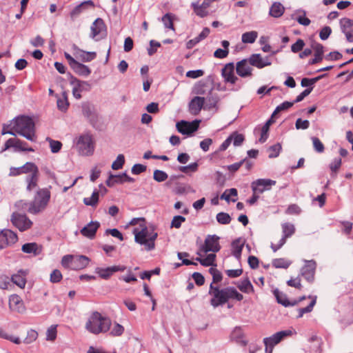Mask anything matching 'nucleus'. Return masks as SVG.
Masks as SVG:
<instances>
[{
  "label": "nucleus",
  "mask_w": 353,
  "mask_h": 353,
  "mask_svg": "<svg viewBox=\"0 0 353 353\" xmlns=\"http://www.w3.org/2000/svg\"><path fill=\"white\" fill-rule=\"evenodd\" d=\"M209 294L212 296L210 300V304L216 307L226 303L230 299H234L237 301H241L243 298V295L237 292L233 287H227L220 289L217 286H214L213 283H210L208 292Z\"/></svg>",
  "instance_id": "1"
},
{
  "label": "nucleus",
  "mask_w": 353,
  "mask_h": 353,
  "mask_svg": "<svg viewBox=\"0 0 353 353\" xmlns=\"http://www.w3.org/2000/svg\"><path fill=\"white\" fill-rule=\"evenodd\" d=\"M12 121V129L14 130L15 134H18L32 142L37 141L35 123L31 117L21 115L14 119Z\"/></svg>",
  "instance_id": "2"
},
{
  "label": "nucleus",
  "mask_w": 353,
  "mask_h": 353,
  "mask_svg": "<svg viewBox=\"0 0 353 353\" xmlns=\"http://www.w3.org/2000/svg\"><path fill=\"white\" fill-rule=\"evenodd\" d=\"M134 241L136 243L145 245L147 251H150L155 248V240L158 234L154 232L152 228L144 227L141 230L134 228L133 230Z\"/></svg>",
  "instance_id": "3"
},
{
  "label": "nucleus",
  "mask_w": 353,
  "mask_h": 353,
  "mask_svg": "<svg viewBox=\"0 0 353 353\" xmlns=\"http://www.w3.org/2000/svg\"><path fill=\"white\" fill-rule=\"evenodd\" d=\"M111 325V320L103 317L98 312H94L85 324V328L91 333L98 334L108 332Z\"/></svg>",
  "instance_id": "4"
},
{
  "label": "nucleus",
  "mask_w": 353,
  "mask_h": 353,
  "mask_svg": "<svg viewBox=\"0 0 353 353\" xmlns=\"http://www.w3.org/2000/svg\"><path fill=\"white\" fill-rule=\"evenodd\" d=\"M50 199V191L48 188L39 189L34 195V200L30 202L28 212L37 214L43 211Z\"/></svg>",
  "instance_id": "5"
},
{
  "label": "nucleus",
  "mask_w": 353,
  "mask_h": 353,
  "mask_svg": "<svg viewBox=\"0 0 353 353\" xmlns=\"http://www.w3.org/2000/svg\"><path fill=\"white\" fill-rule=\"evenodd\" d=\"M76 146L81 154L86 156L92 155L94 150L92 135L89 133H86L79 136Z\"/></svg>",
  "instance_id": "6"
},
{
  "label": "nucleus",
  "mask_w": 353,
  "mask_h": 353,
  "mask_svg": "<svg viewBox=\"0 0 353 353\" xmlns=\"http://www.w3.org/2000/svg\"><path fill=\"white\" fill-rule=\"evenodd\" d=\"M293 334L292 330L278 332L270 337H266V353H272L273 348L281 341Z\"/></svg>",
  "instance_id": "7"
},
{
  "label": "nucleus",
  "mask_w": 353,
  "mask_h": 353,
  "mask_svg": "<svg viewBox=\"0 0 353 353\" xmlns=\"http://www.w3.org/2000/svg\"><path fill=\"white\" fill-rule=\"evenodd\" d=\"M28 143L19 139L10 138L6 141L1 152L10 149L14 148V152H34V149L31 147H27Z\"/></svg>",
  "instance_id": "8"
},
{
  "label": "nucleus",
  "mask_w": 353,
  "mask_h": 353,
  "mask_svg": "<svg viewBox=\"0 0 353 353\" xmlns=\"http://www.w3.org/2000/svg\"><path fill=\"white\" fill-rule=\"evenodd\" d=\"M200 121L194 120L189 122L181 120L176 123V128L179 132L183 135L192 136L199 128Z\"/></svg>",
  "instance_id": "9"
},
{
  "label": "nucleus",
  "mask_w": 353,
  "mask_h": 353,
  "mask_svg": "<svg viewBox=\"0 0 353 353\" xmlns=\"http://www.w3.org/2000/svg\"><path fill=\"white\" fill-rule=\"evenodd\" d=\"M81 108L84 117L92 127L95 128L99 121V114L94 106L89 102H84L82 103Z\"/></svg>",
  "instance_id": "10"
},
{
  "label": "nucleus",
  "mask_w": 353,
  "mask_h": 353,
  "mask_svg": "<svg viewBox=\"0 0 353 353\" xmlns=\"http://www.w3.org/2000/svg\"><path fill=\"white\" fill-rule=\"evenodd\" d=\"M305 265L301 269L300 274L308 283H312L314 281L316 263L314 260H305Z\"/></svg>",
  "instance_id": "11"
},
{
  "label": "nucleus",
  "mask_w": 353,
  "mask_h": 353,
  "mask_svg": "<svg viewBox=\"0 0 353 353\" xmlns=\"http://www.w3.org/2000/svg\"><path fill=\"white\" fill-rule=\"evenodd\" d=\"M12 224L20 231H25L32 225V222L27 217L26 214H21L14 212L11 216Z\"/></svg>",
  "instance_id": "12"
},
{
  "label": "nucleus",
  "mask_w": 353,
  "mask_h": 353,
  "mask_svg": "<svg viewBox=\"0 0 353 353\" xmlns=\"http://www.w3.org/2000/svg\"><path fill=\"white\" fill-rule=\"evenodd\" d=\"M283 230V236L279 240L278 244L271 243V248L273 252H276L279 249H280L286 241V239L291 236L295 232L294 225L290 223H285L282 225Z\"/></svg>",
  "instance_id": "13"
},
{
  "label": "nucleus",
  "mask_w": 353,
  "mask_h": 353,
  "mask_svg": "<svg viewBox=\"0 0 353 353\" xmlns=\"http://www.w3.org/2000/svg\"><path fill=\"white\" fill-rule=\"evenodd\" d=\"M90 37L98 41L99 39L97 38L99 35H101L103 38L106 35V26L104 21L101 18H97L91 26Z\"/></svg>",
  "instance_id": "14"
},
{
  "label": "nucleus",
  "mask_w": 353,
  "mask_h": 353,
  "mask_svg": "<svg viewBox=\"0 0 353 353\" xmlns=\"http://www.w3.org/2000/svg\"><path fill=\"white\" fill-rule=\"evenodd\" d=\"M219 236L216 234L208 235L205 239L204 245L202 247V250L205 252H219L221 248L219 243Z\"/></svg>",
  "instance_id": "15"
},
{
  "label": "nucleus",
  "mask_w": 353,
  "mask_h": 353,
  "mask_svg": "<svg viewBox=\"0 0 353 353\" xmlns=\"http://www.w3.org/2000/svg\"><path fill=\"white\" fill-rule=\"evenodd\" d=\"M17 241V234L10 230L4 229L0 232V250L14 244Z\"/></svg>",
  "instance_id": "16"
},
{
  "label": "nucleus",
  "mask_w": 353,
  "mask_h": 353,
  "mask_svg": "<svg viewBox=\"0 0 353 353\" xmlns=\"http://www.w3.org/2000/svg\"><path fill=\"white\" fill-rule=\"evenodd\" d=\"M221 75L226 83L235 84L239 79L234 74V63H228L221 70Z\"/></svg>",
  "instance_id": "17"
},
{
  "label": "nucleus",
  "mask_w": 353,
  "mask_h": 353,
  "mask_svg": "<svg viewBox=\"0 0 353 353\" xmlns=\"http://www.w3.org/2000/svg\"><path fill=\"white\" fill-rule=\"evenodd\" d=\"M294 104V103L293 101H284L275 108L270 118L266 121V138L268 137V132L269 130V128L275 122L276 119L278 117L279 113L282 111L288 110L289 108L292 107Z\"/></svg>",
  "instance_id": "18"
},
{
  "label": "nucleus",
  "mask_w": 353,
  "mask_h": 353,
  "mask_svg": "<svg viewBox=\"0 0 353 353\" xmlns=\"http://www.w3.org/2000/svg\"><path fill=\"white\" fill-rule=\"evenodd\" d=\"M95 5L94 2L91 0H88L83 1L80 4L75 6L70 12V17L71 21H75L79 15L83 12L84 11L88 10L89 8H94Z\"/></svg>",
  "instance_id": "19"
},
{
  "label": "nucleus",
  "mask_w": 353,
  "mask_h": 353,
  "mask_svg": "<svg viewBox=\"0 0 353 353\" xmlns=\"http://www.w3.org/2000/svg\"><path fill=\"white\" fill-rule=\"evenodd\" d=\"M126 269L124 265H113L106 268H97L95 272L103 279H108L117 272H123Z\"/></svg>",
  "instance_id": "20"
},
{
  "label": "nucleus",
  "mask_w": 353,
  "mask_h": 353,
  "mask_svg": "<svg viewBox=\"0 0 353 353\" xmlns=\"http://www.w3.org/2000/svg\"><path fill=\"white\" fill-rule=\"evenodd\" d=\"M341 31L345 34L349 42H353V20L349 18H342L340 20Z\"/></svg>",
  "instance_id": "21"
},
{
  "label": "nucleus",
  "mask_w": 353,
  "mask_h": 353,
  "mask_svg": "<svg viewBox=\"0 0 353 353\" xmlns=\"http://www.w3.org/2000/svg\"><path fill=\"white\" fill-rule=\"evenodd\" d=\"M314 50V58L309 61V65H314L320 63L323 59L324 47L321 43L314 41L311 45Z\"/></svg>",
  "instance_id": "22"
},
{
  "label": "nucleus",
  "mask_w": 353,
  "mask_h": 353,
  "mask_svg": "<svg viewBox=\"0 0 353 353\" xmlns=\"http://www.w3.org/2000/svg\"><path fill=\"white\" fill-rule=\"evenodd\" d=\"M205 99L201 97H194L189 103V110L193 115H197L203 108Z\"/></svg>",
  "instance_id": "23"
},
{
  "label": "nucleus",
  "mask_w": 353,
  "mask_h": 353,
  "mask_svg": "<svg viewBox=\"0 0 353 353\" xmlns=\"http://www.w3.org/2000/svg\"><path fill=\"white\" fill-rule=\"evenodd\" d=\"M100 223L98 221H91L81 230V234L89 239L94 238Z\"/></svg>",
  "instance_id": "24"
},
{
  "label": "nucleus",
  "mask_w": 353,
  "mask_h": 353,
  "mask_svg": "<svg viewBox=\"0 0 353 353\" xmlns=\"http://www.w3.org/2000/svg\"><path fill=\"white\" fill-rule=\"evenodd\" d=\"M73 48L75 50L74 55L77 58L80 59L83 62H90L94 60L97 57V53L95 52H86L77 46L74 45Z\"/></svg>",
  "instance_id": "25"
},
{
  "label": "nucleus",
  "mask_w": 353,
  "mask_h": 353,
  "mask_svg": "<svg viewBox=\"0 0 353 353\" xmlns=\"http://www.w3.org/2000/svg\"><path fill=\"white\" fill-rule=\"evenodd\" d=\"M236 73L241 77H247L252 75V68L248 65L247 59H243L236 63Z\"/></svg>",
  "instance_id": "26"
},
{
  "label": "nucleus",
  "mask_w": 353,
  "mask_h": 353,
  "mask_svg": "<svg viewBox=\"0 0 353 353\" xmlns=\"http://www.w3.org/2000/svg\"><path fill=\"white\" fill-rule=\"evenodd\" d=\"M67 76L70 80V83L72 85H76L80 92L90 91L91 86L90 84L84 81H81L74 77L70 72L67 74Z\"/></svg>",
  "instance_id": "27"
},
{
  "label": "nucleus",
  "mask_w": 353,
  "mask_h": 353,
  "mask_svg": "<svg viewBox=\"0 0 353 353\" xmlns=\"http://www.w3.org/2000/svg\"><path fill=\"white\" fill-rule=\"evenodd\" d=\"M273 294L276 299L277 303L283 305L284 307L296 305V303L295 301H290L287 295L280 292L278 289L274 290Z\"/></svg>",
  "instance_id": "28"
},
{
  "label": "nucleus",
  "mask_w": 353,
  "mask_h": 353,
  "mask_svg": "<svg viewBox=\"0 0 353 353\" xmlns=\"http://www.w3.org/2000/svg\"><path fill=\"white\" fill-rule=\"evenodd\" d=\"M243 336L244 332L242 327L241 326L235 327L230 334V339L232 341H234L243 346H245L248 342L245 340L243 339Z\"/></svg>",
  "instance_id": "29"
},
{
  "label": "nucleus",
  "mask_w": 353,
  "mask_h": 353,
  "mask_svg": "<svg viewBox=\"0 0 353 353\" xmlns=\"http://www.w3.org/2000/svg\"><path fill=\"white\" fill-rule=\"evenodd\" d=\"M9 306L12 310H17L18 312H23L25 310L23 301L17 294H12L10 296Z\"/></svg>",
  "instance_id": "30"
},
{
  "label": "nucleus",
  "mask_w": 353,
  "mask_h": 353,
  "mask_svg": "<svg viewBox=\"0 0 353 353\" xmlns=\"http://www.w3.org/2000/svg\"><path fill=\"white\" fill-rule=\"evenodd\" d=\"M26 271L20 270L17 274L12 276L11 281L19 288H24L26 283Z\"/></svg>",
  "instance_id": "31"
},
{
  "label": "nucleus",
  "mask_w": 353,
  "mask_h": 353,
  "mask_svg": "<svg viewBox=\"0 0 353 353\" xmlns=\"http://www.w3.org/2000/svg\"><path fill=\"white\" fill-rule=\"evenodd\" d=\"M89 261V258L84 255L74 256L73 269H83L88 266Z\"/></svg>",
  "instance_id": "32"
},
{
  "label": "nucleus",
  "mask_w": 353,
  "mask_h": 353,
  "mask_svg": "<svg viewBox=\"0 0 353 353\" xmlns=\"http://www.w3.org/2000/svg\"><path fill=\"white\" fill-rule=\"evenodd\" d=\"M285 11L284 6L279 2H274L270 8L269 14L274 18L281 17Z\"/></svg>",
  "instance_id": "33"
},
{
  "label": "nucleus",
  "mask_w": 353,
  "mask_h": 353,
  "mask_svg": "<svg viewBox=\"0 0 353 353\" xmlns=\"http://www.w3.org/2000/svg\"><path fill=\"white\" fill-rule=\"evenodd\" d=\"M21 250L24 253L33 254L34 256L39 255L41 251L36 243H27L23 244Z\"/></svg>",
  "instance_id": "34"
},
{
  "label": "nucleus",
  "mask_w": 353,
  "mask_h": 353,
  "mask_svg": "<svg viewBox=\"0 0 353 353\" xmlns=\"http://www.w3.org/2000/svg\"><path fill=\"white\" fill-rule=\"evenodd\" d=\"M71 68L76 74L80 76L88 77L91 74V70L87 65L78 61Z\"/></svg>",
  "instance_id": "35"
},
{
  "label": "nucleus",
  "mask_w": 353,
  "mask_h": 353,
  "mask_svg": "<svg viewBox=\"0 0 353 353\" xmlns=\"http://www.w3.org/2000/svg\"><path fill=\"white\" fill-rule=\"evenodd\" d=\"M243 245L244 242L241 239H235L232 243V254L238 260L241 258Z\"/></svg>",
  "instance_id": "36"
},
{
  "label": "nucleus",
  "mask_w": 353,
  "mask_h": 353,
  "mask_svg": "<svg viewBox=\"0 0 353 353\" xmlns=\"http://www.w3.org/2000/svg\"><path fill=\"white\" fill-rule=\"evenodd\" d=\"M252 190L254 194L259 196L265 191V179H259L252 183Z\"/></svg>",
  "instance_id": "37"
},
{
  "label": "nucleus",
  "mask_w": 353,
  "mask_h": 353,
  "mask_svg": "<svg viewBox=\"0 0 353 353\" xmlns=\"http://www.w3.org/2000/svg\"><path fill=\"white\" fill-rule=\"evenodd\" d=\"M248 61L251 65L255 66L258 68H263L265 67V61L259 54H253L251 55Z\"/></svg>",
  "instance_id": "38"
},
{
  "label": "nucleus",
  "mask_w": 353,
  "mask_h": 353,
  "mask_svg": "<svg viewBox=\"0 0 353 353\" xmlns=\"http://www.w3.org/2000/svg\"><path fill=\"white\" fill-rule=\"evenodd\" d=\"M26 181L28 183L26 190L30 192L32 189L37 186L39 181V173H32L26 176Z\"/></svg>",
  "instance_id": "39"
},
{
  "label": "nucleus",
  "mask_w": 353,
  "mask_h": 353,
  "mask_svg": "<svg viewBox=\"0 0 353 353\" xmlns=\"http://www.w3.org/2000/svg\"><path fill=\"white\" fill-rule=\"evenodd\" d=\"M174 18L175 15L170 12L166 13L162 17L161 21L163 22L165 28H169L170 30H175L173 23Z\"/></svg>",
  "instance_id": "40"
},
{
  "label": "nucleus",
  "mask_w": 353,
  "mask_h": 353,
  "mask_svg": "<svg viewBox=\"0 0 353 353\" xmlns=\"http://www.w3.org/2000/svg\"><path fill=\"white\" fill-rule=\"evenodd\" d=\"M99 197V192L95 190L92 194L90 197H86L83 199V203L86 205L95 207L98 204Z\"/></svg>",
  "instance_id": "41"
},
{
  "label": "nucleus",
  "mask_w": 353,
  "mask_h": 353,
  "mask_svg": "<svg viewBox=\"0 0 353 353\" xmlns=\"http://www.w3.org/2000/svg\"><path fill=\"white\" fill-rule=\"evenodd\" d=\"M272 264L275 268L287 269L292 264V261L283 258H279L273 259Z\"/></svg>",
  "instance_id": "42"
},
{
  "label": "nucleus",
  "mask_w": 353,
  "mask_h": 353,
  "mask_svg": "<svg viewBox=\"0 0 353 353\" xmlns=\"http://www.w3.org/2000/svg\"><path fill=\"white\" fill-rule=\"evenodd\" d=\"M114 178L117 184H123L125 182L133 183L135 181L134 178L128 176L126 172H123L120 174H114Z\"/></svg>",
  "instance_id": "43"
},
{
  "label": "nucleus",
  "mask_w": 353,
  "mask_h": 353,
  "mask_svg": "<svg viewBox=\"0 0 353 353\" xmlns=\"http://www.w3.org/2000/svg\"><path fill=\"white\" fill-rule=\"evenodd\" d=\"M191 7L193 8L194 12L201 18L207 17L209 14L206 9L203 8V7L199 6V2H192L191 3Z\"/></svg>",
  "instance_id": "44"
},
{
  "label": "nucleus",
  "mask_w": 353,
  "mask_h": 353,
  "mask_svg": "<svg viewBox=\"0 0 353 353\" xmlns=\"http://www.w3.org/2000/svg\"><path fill=\"white\" fill-rule=\"evenodd\" d=\"M257 36L258 34L256 31L246 32L242 34L241 40L244 43H253Z\"/></svg>",
  "instance_id": "45"
},
{
  "label": "nucleus",
  "mask_w": 353,
  "mask_h": 353,
  "mask_svg": "<svg viewBox=\"0 0 353 353\" xmlns=\"http://www.w3.org/2000/svg\"><path fill=\"white\" fill-rule=\"evenodd\" d=\"M57 104L58 109L61 112H65L68 110L69 102L65 92L63 93V97L57 99Z\"/></svg>",
  "instance_id": "46"
},
{
  "label": "nucleus",
  "mask_w": 353,
  "mask_h": 353,
  "mask_svg": "<svg viewBox=\"0 0 353 353\" xmlns=\"http://www.w3.org/2000/svg\"><path fill=\"white\" fill-rule=\"evenodd\" d=\"M282 149L281 145L279 143H277L273 145L270 146L268 148V157L270 159L277 157L280 152Z\"/></svg>",
  "instance_id": "47"
},
{
  "label": "nucleus",
  "mask_w": 353,
  "mask_h": 353,
  "mask_svg": "<svg viewBox=\"0 0 353 353\" xmlns=\"http://www.w3.org/2000/svg\"><path fill=\"white\" fill-rule=\"evenodd\" d=\"M23 174L31 173H39V168L35 163L32 162H27L23 166L20 167Z\"/></svg>",
  "instance_id": "48"
},
{
  "label": "nucleus",
  "mask_w": 353,
  "mask_h": 353,
  "mask_svg": "<svg viewBox=\"0 0 353 353\" xmlns=\"http://www.w3.org/2000/svg\"><path fill=\"white\" fill-rule=\"evenodd\" d=\"M219 101V97L216 94L213 95L212 94V89L209 93V95L206 98V108L208 109H212L214 108Z\"/></svg>",
  "instance_id": "49"
},
{
  "label": "nucleus",
  "mask_w": 353,
  "mask_h": 353,
  "mask_svg": "<svg viewBox=\"0 0 353 353\" xmlns=\"http://www.w3.org/2000/svg\"><path fill=\"white\" fill-rule=\"evenodd\" d=\"M215 259H216V254L212 253V254H209L207 255V256L205 258H204L202 261H201V264L203 265V266H205V267H208V266H212V267H216V264L215 263Z\"/></svg>",
  "instance_id": "50"
},
{
  "label": "nucleus",
  "mask_w": 353,
  "mask_h": 353,
  "mask_svg": "<svg viewBox=\"0 0 353 353\" xmlns=\"http://www.w3.org/2000/svg\"><path fill=\"white\" fill-rule=\"evenodd\" d=\"M208 271L209 273L212 276V282L211 283H217L222 281V274L216 268L211 267Z\"/></svg>",
  "instance_id": "51"
},
{
  "label": "nucleus",
  "mask_w": 353,
  "mask_h": 353,
  "mask_svg": "<svg viewBox=\"0 0 353 353\" xmlns=\"http://www.w3.org/2000/svg\"><path fill=\"white\" fill-rule=\"evenodd\" d=\"M46 141L49 142L50 150L52 153H57L61 149L62 143L61 141L53 140L50 137H47Z\"/></svg>",
  "instance_id": "52"
},
{
  "label": "nucleus",
  "mask_w": 353,
  "mask_h": 353,
  "mask_svg": "<svg viewBox=\"0 0 353 353\" xmlns=\"http://www.w3.org/2000/svg\"><path fill=\"white\" fill-rule=\"evenodd\" d=\"M216 221L222 225L229 224L232 220L229 214L225 212H219L216 214Z\"/></svg>",
  "instance_id": "53"
},
{
  "label": "nucleus",
  "mask_w": 353,
  "mask_h": 353,
  "mask_svg": "<svg viewBox=\"0 0 353 353\" xmlns=\"http://www.w3.org/2000/svg\"><path fill=\"white\" fill-rule=\"evenodd\" d=\"M125 163V157L123 154H119L117 159L112 164V169L114 170H120Z\"/></svg>",
  "instance_id": "54"
},
{
  "label": "nucleus",
  "mask_w": 353,
  "mask_h": 353,
  "mask_svg": "<svg viewBox=\"0 0 353 353\" xmlns=\"http://www.w3.org/2000/svg\"><path fill=\"white\" fill-rule=\"evenodd\" d=\"M168 178V174L160 170H155L153 173V179L157 182L165 181Z\"/></svg>",
  "instance_id": "55"
},
{
  "label": "nucleus",
  "mask_w": 353,
  "mask_h": 353,
  "mask_svg": "<svg viewBox=\"0 0 353 353\" xmlns=\"http://www.w3.org/2000/svg\"><path fill=\"white\" fill-rule=\"evenodd\" d=\"M237 287L243 292H248L250 289H252V285L248 278L241 281L237 285Z\"/></svg>",
  "instance_id": "56"
},
{
  "label": "nucleus",
  "mask_w": 353,
  "mask_h": 353,
  "mask_svg": "<svg viewBox=\"0 0 353 353\" xmlns=\"http://www.w3.org/2000/svg\"><path fill=\"white\" fill-rule=\"evenodd\" d=\"M74 256L71 254L65 255L61 259V265L65 268H71L73 269Z\"/></svg>",
  "instance_id": "57"
},
{
  "label": "nucleus",
  "mask_w": 353,
  "mask_h": 353,
  "mask_svg": "<svg viewBox=\"0 0 353 353\" xmlns=\"http://www.w3.org/2000/svg\"><path fill=\"white\" fill-rule=\"evenodd\" d=\"M199 164L196 162L185 166H179L178 170L183 173H188L189 171L194 172L198 170Z\"/></svg>",
  "instance_id": "58"
},
{
  "label": "nucleus",
  "mask_w": 353,
  "mask_h": 353,
  "mask_svg": "<svg viewBox=\"0 0 353 353\" xmlns=\"http://www.w3.org/2000/svg\"><path fill=\"white\" fill-rule=\"evenodd\" d=\"M312 141L314 148L317 152L322 153L324 152V150H325L324 145L323 144V143L321 141V140L318 137H312Z\"/></svg>",
  "instance_id": "59"
},
{
  "label": "nucleus",
  "mask_w": 353,
  "mask_h": 353,
  "mask_svg": "<svg viewBox=\"0 0 353 353\" xmlns=\"http://www.w3.org/2000/svg\"><path fill=\"white\" fill-rule=\"evenodd\" d=\"M57 325H51L46 332V340L53 341L57 338Z\"/></svg>",
  "instance_id": "60"
},
{
  "label": "nucleus",
  "mask_w": 353,
  "mask_h": 353,
  "mask_svg": "<svg viewBox=\"0 0 353 353\" xmlns=\"http://www.w3.org/2000/svg\"><path fill=\"white\" fill-rule=\"evenodd\" d=\"M124 332V327L118 323H114L113 327L110 331V335L113 336H119L123 334Z\"/></svg>",
  "instance_id": "61"
},
{
  "label": "nucleus",
  "mask_w": 353,
  "mask_h": 353,
  "mask_svg": "<svg viewBox=\"0 0 353 353\" xmlns=\"http://www.w3.org/2000/svg\"><path fill=\"white\" fill-rule=\"evenodd\" d=\"M230 137H232V141H233V144L235 146L241 145L244 141V136L237 132H233Z\"/></svg>",
  "instance_id": "62"
},
{
  "label": "nucleus",
  "mask_w": 353,
  "mask_h": 353,
  "mask_svg": "<svg viewBox=\"0 0 353 353\" xmlns=\"http://www.w3.org/2000/svg\"><path fill=\"white\" fill-rule=\"evenodd\" d=\"M287 285L298 290H301L303 288L299 276L296 278L291 277V279L287 281Z\"/></svg>",
  "instance_id": "63"
},
{
  "label": "nucleus",
  "mask_w": 353,
  "mask_h": 353,
  "mask_svg": "<svg viewBox=\"0 0 353 353\" xmlns=\"http://www.w3.org/2000/svg\"><path fill=\"white\" fill-rule=\"evenodd\" d=\"M38 333L34 330H30L28 332L27 336L23 340V343L26 344H30L36 341Z\"/></svg>",
  "instance_id": "64"
}]
</instances>
